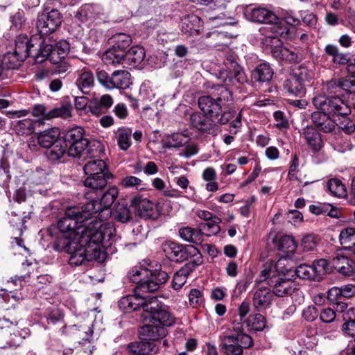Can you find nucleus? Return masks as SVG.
Listing matches in <instances>:
<instances>
[{
  "instance_id": "nucleus-14",
  "label": "nucleus",
  "mask_w": 355,
  "mask_h": 355,
  "mask_svg": "<svg viewBox=\"0 0 355 355\" xmlns=\"http://www.w3.org/2000/svg\"><path fill=\"white\" fill-rule=\"evenodd\" d=\"M40 49H35L37 51L33 56L35 61L37 63H42L46 60H49L53 63H58L63 58L60 57V52L55 46L46 44L44 41L39 45Z\"/></svg>"
},
{
  "instance_id": "nucleus-45",
  "label": "nucleus",
  "mask_w": 355,
  "mask_h": 355,
  "mask_svg": "<svg viewBox=\"0 0 355 355\" xmlns=\"http://www.w3.org/2000/svg\"><path fill=\"white\" fill-rule=\"evenodd\" d=\"M71 106L69 104H64L59 107H55L48 112L47 119H52L57 117H60L64 119H68L71 116Z\"/></svg>"
},
{
  "instance_id": "nucleus-48",
  "label": "nucleus",
  "mask_w": 355,
  "mask_h": 355,
  "mask_svg": "<svg viewBox=\"0 0 355 355\" xmlns=\"http://www.w3.org/2000/svg\"><path fill=\"white\" fill-rule=\"evenodd\" d=\"M222 222V220L218 216H214L213 219L207 221L205 223H202L200 225V229L202 230H206L209 232L207 236L211 234L216 235L220 231V227L219 224Z\"/></svg>"
},
{
  "instance_id": "nucleus-54",
  "label": "nucleus",
  "mask_w": 355,
  "mask_h": 355,
  "mask_svg": "<svg viewBox=\"0 0 355 355\" xmlns=\"http://www.w3.org/2000/svg\"><path fill=\"white\" fill-rule=\"evenodd\" d=\"M295 274L300 279L315 281V275L312 266L301 264L296 268Z\"/></svg>"
},
{
  "instance_id": "nucleus-7",
  "label": "nucleus",
  "mask_w": 355,
  "mask_h": 355,
  "mask_svg": "<svg viewBox=\"0 0 355 355\" xmlns=\"http://www.w3.org/2000/svg\"><path fill=\"white\" fill-rule=\"evenodd\" d=\"M220 347L225 355H241L243 349L253 345L252 338L246 334H225L220 336Z\"/></svg>"
},
{
  "instance_id": "nucleus-3",
  "label": "nucleus",
  "mask_w": 355,
  "mask_h": 355,
  "mask_svg": "<svg viewBox=\"0 0 355 355\" xmlns=\"http://www.w3.org/2000/svg\"><path fill=\"white\" fill-rule=\"evenodd\" d=\"M101 193V198L98 196L84 205L80 209L77 207H68L67 209H76L78 213L76 214L73 218L84 223L92 218L94 214L104 209H108L113 205L116 199L119 191L117 187L112 186L107 191Z\"/></svg>"
},
{
  "instance_id": "nucleus-44",
  "label": "nucleus",
  "mask_w": 355,
  "mask_h": 355,
  "mask_svg": "<svg viewBox=\"0 0 355 355\" xmlns=\"http://www.w3.org/2000/svg\"><path fill=\"white\" fill-rule=\"evenodd\" d=\"M340 92L338 79H331L322 84V92L320 94L327 96H339Z\"/></svg>"
},
{
  "instance_id": "nucleus-37",
  "label": "nucleus",
  "mask_w": 355,
  "mask_h": 355,
  "mask_svg": "<svg viewBox=\"0 0 355 355\" xmlns=\"http://www.w3.org/2000/svg\"><path fill=\"white\" fill-rule=\"evenodd\" d=\"M243 324L249 331H262L266 327V320L261 314L256 313L249 315L243 320Z\"/></svg>"
},
{
  "instance_id": "nucleus-59",
  "label": "nucleus",
  "mask_w": 355,
  "mask_h": 355,
  "mask_svg": "<svg viewBox=\"0 0 355 355\" xmlns=\"http://www.w3.org/2000/svg\"><path fill=\"white\" fill-rule=\"evenodd\" d=\"M236 113L234 110H230L228 112H223L221 114H218L217 116L214 118L216 125L218 124H226L229 121L232 119Z\"/></svg>"
},
{
  "instance_id": "nucleus-25",
  "label": "nucleus",
  "mask_w": 355,
  "mask_h": 355,
  "mask_svg": "<svg viewBox=\"0 0 355 355\" xmlns=\"http://www.w3.org/2000/svg\"><path fill=\"white\" fill-rule=\"evenodd\" d=\"M273 73V69L269 64L261 63L252 71L251 78L254 82L266 83L272 79Z\"/></svg>"
},
{
  "instance_id": "nucleus-35",
  "label": "nucleus",
  "mask_w": 355,
  "mask_h": 355,
  "mask_svg": "<svg viewBox=\"0 0 355 355\" xmlns=\"http://www.w3.org/2000/svg\"><path fill=\"white\" fill-rule=\"evenodd\" d=\"M24 61L21 57L16 54V53L9 52L3 55L1 62L6 70H9L10 76L12 77L15 69H18L22 62Z\"/></svg>"
},
{
  "instance_id": "nucleus-30",
  "label": "nucleus",
  "mask_w": 355,
  "mask_h": 355,
  "mask_svg": "<svg viewBox=\"0 0 355 355\" xmlns=\"http://www.w3.org/2000/svg\"><path fill=\"white\" fill-rule=\"evenodd\" d=\"M102 60L106 65L116 66L124 62V52L112 46L102 55Z\"/></svg>"
},
{
  "instance_id": "nucleus-21",
  "label": "nucleus",
  "mask_w": 355,
  "mask_h": 355,
  "mask_svg": "<svg viewBox=\"0 0 355 355\" xmlns=\"http://www.w3.org/2000/svg\"><path fill=\"white\" fill-rule=\"evenodd\" d=\"M35 39H36V37H32L29 39L26 35L18 36L15 40L14 52L25 60L29 55H31V52L34 48L33 42Z\"/></svg>"
},
{
  "instance_id": "nucleus-22",
  "label": "nucleus",
  "mask_w": 355,
  "mask_h": 355,
  "mask_svg": "<svg viewBox=\"0 0 355 355\" xmlns=\"http://www.w3.org/2000/svg\"><path fill=\"white\" fill-rule=\"evenodd\" d=\"M60 136V132L59 128H51L38 133L37 139L41 147L48 148L61 139Z\"/></svg>"
},
{
  "instance_id": "nucleus-40",
  "label": "nucleus",
  "mask_w": 355,
  "mask_h": 355,
  "mask_svg": "<svg viewBox=\"0 0 355 355\" xmlns=\"http://www.w3.org/2000/svg\"><path fill=\"white\" fill-rule=\"evenodd\" d=\"M311 266L315 275V281L316 282L321 281L323 276L329 272L331 270L330 264L325 259L315 260Z\"/></svg>"
},
{
  "instance_id": "nucleus-26",
  "label": "nucleus",
  "mask_w": 355,
  "mask_h": 355,
  "mask_svg": "<svg viewBox=\"0 0 355 355\" xmlns=\"http://www.w3.org/2000/svg\"><path fill=\"white\" fill-rule=\"evenodd\" d=\"M324 52L332 58V62L334 64L345 65L350 60L349 53L340 51L339 48L334 44H329L326 45Z\"/></svg>"
},
{
  "instance_id": "nucleus-29",
  "label": "nucleus",
  "mask_w": 355,
  "mask_h": 355,
  "mask_svg": "<svg viewBox=\"0 0 355 355\" xmlns=\"http://www.w3.org/2000/svg\"><path fill=\"white\" fill-rule=\"evenodd\" d=\"M179 233L180 237L187 242L200 245L203 241V233L201 229L184 227L180 229Z\"/></svg>"
},
{
  "instance_id": "nucleus-53",
  "label": "nucleus",
  "mask_w": 355,
  "mask_h": 355,
  "mask_svg": "<svg viewBox=\"0 0 355 355\" xmlns=\"http://www.w3.org/2000/svg\"><path fill=\"white\" fill-rule=\"evenodd\" d=\"M339 324L335 323H322L320 325V331L325 338H334L338 333Z\"/></svg>"
},
{
  "instance_id": "nucleus-9",
  "label": "nucleus",
  "mask_w": 355,
  "mask_h": 355,
  "mask_svg": "<svg viewBox=\"0 0 355 355\" xmlns=\"http://www.w3.org/2000/svg\"><path fill=\"white\" fill-rule=\"evenodd\" d=\"M85 135V131L80 126H75L65 132L63 141L68 148L69 156L79 157L86 150L89 141Z\"/></svg>"
},
{
  "instance_id": "nucleus-32",
  "label": "nucleus",
  "mask_w": 355,
  "mask_h": 355,
  "mask_svg": "<svg viewBox=\"0 0 355 355\" xmlns=\"http://www.w3.org/2000/svg\"><path fill=\"white\" fill-rule=\"evenodd\" d=\"M67 149L63 139H60L48 148L46 155L49 160L57 161L65 155Z\"/></svg>"
},
{
  "instance_id": "nucleus-51",
  "label": "nucleus",
  "mask_w": 355,
  "mask_h": 355,
  "mask_svg": "<svg viewBox=\"0 0 355 355\" xmlns=\"http://www.w3.org/2000/svg\"><path fill=\"white\" fill-rule=\"evenodd\" d=\"M96 78L98 83L108 89H114L113 73L110 76L105 70L96 71Z\"/></svg>"
},
{
  "instance_id": "nucleus-1",
  "label": "nucleus",
  "mask_w": 355,
  "mask_h": 355,
  "mask_svg": "<svg viewBox=\"0 0 355 355\" xmlns=\"http://www.w3.org/2000/svg\"><path fill=\"white\" fill-rule=\"evenodd\" d=\"M131 282L137 284L135 294L121 298L119 306L125 311L143 309L141 317L144 324L139 330L141 341L132 342L128 348L132 355H148L157 352V346L152 342L167 334L166 327L175 324V318L168 311L155 296L144 295V293L157 291L166 282L168 274L162 270H150L147 268H133L128 272Z\"/></svg>"
},
{
  "instance_id": "nucleus-63",
  "label": "nucleus",
  "mask_w": 355,
  "mask_h": 355,
  "mask_svg": "<svg viewBox=\"0 0 355 355\" xmlns=\"http://www.w3.org/2000/svg\"><path fill=\"white\" fill-rule=\"evenodd\" d=\"M343 297L342 290L338 287H332L329 290L327 293V298L331 302H335L336 301L340 300Z\"/></svg>"
},
{
  "instance_id": "nucleus-15",
  "label": "nucleus",
  "mask_w": 355,
  "mask_h": 355,
  "mask_svg": "<svg viewBox=\"0 0 355 355\" xmlns=\"http://www.w3.org/2000/svg\"><path fill=\"white\" fill-rule=\"evenodd\" d=\"M270 287H272L273 295L284 297L289 295L293 291V282L288 278H284L283 276H272L270 277L267 283Z\"/></svg>"
},
{
  "instance_id": "nucleus-38",
  "label": "nucleus",
  "mask_w": 355,
  "mask_h": 355,
  "mask_svg": "<svg viewBox=\"0 0 355 355\" xmlns=\"http://www.w3.org/2000/svg\"><path fill=\"white\" fill-rule=\"evenodd\" d=\"M339 241L345 249H354L355 247V228L347 227L343 229L339 235Z\"/></svg>"
},
{
  "instance_id": "nucleus-4",
  "label": "nucleus",
  "mask_w": 355,
  "mask_h": 355,
  "mask_svg": "<svg viewBox=\"0 0 355 355\" xmlns=\"http://www.w3.org/2000/svg\"><path fill=\"white\" fill-rule=\"evenodd\" d=\"M232 97L231 92L223 85L216 86L211 95L202 96L198 98L199 108L209 117H216L222 113L223 105Z\"/></svg>"
},
{
  "instance_id": "nucleus-13",
  "label": "nucleus",
  "mask_w": 355,
  "mask_h": 355,
  "mask_svg": "<svg viewBox=\"0 0 355 355\" xmlns=\"http://www.w3.org/2000/svg\"><path fill=\"white\" fill-rule=\"evenodd\" d=\"M112 177V173L87 176L84 180V185L88 189L85 193L86 198L92 199L91 196L92 193L97 196L98 193H102V191L107 184V180Z\"/></svg>"
},
{
  "instance_id": "nucleus-6",
  "label": "nucleus",
  "mask_w": 355,
  "mask_h": 355,
  "mask_svg": "<svg viewBox=\"0 0 355 355\" xmlns=\"http://www.w3.org/2000/svg\"><path fill=\"white\" fill-rule=\"evenodd\" d=\"M164 251L166 256L175 262H182L196 257V258L189 264H192L193 267H196L202 263V257L198 250L193 245H183L169 241L164 245Z\"/></svg>"
},
{
  "instance_id": "nucleus-36",
  "label": "nucleus",
  "mask_w": 355,
  "mask_h": 355,
  "mask_svg": "<svg viewBox=\"0 0 355 355\" xmlns=\"http://www.w3.org/2000/svg\"><path fill=\"white\" fill-rule=\"evenodd\" d=\"M112 214L115 220L122 223H128L132 218V214L128 204L124 202L116 203Z\"/></svg>"
},
{
  "instance_id": "nucleus-18",
  "label": "nucleus",
  "mask_w": 355,
  "mask_h": 355,
  "mask_svg": "<svg viewBox=\"0 0 355 355\" xmlns=\"http://www.w3.org/2000/svg\"><path fill=\"white\" fill-rule=\"evenodd\" d=\"M333 267L340 274L355 279V261L345 255L337 254L331 260Z\"/></svg>"
},
{
  "instance_id": "nucleus-33",
  "label": "nucleus",
  "mask_w": 355,
  "mask_h": 355,
  "mask_svg": "<svg viewBox=\"0 0 355 355\" xmlns=\"http://www.w3.org/2000/svg\"><path fill=\"white\" fill-rule=\"evenodd\" d=\"M189 138L187 135L180 132L168 135L163 141V146L166 148H180L189 142Z\"/></svg>"
},
{
  "instance_id": "nucleus-24",
  "label": "nucleus",
  "mask_w": 355,
  "mask_h": 355,
  "mask_svg": "<svg viewBox=\"0 0 355 355\" xmlns=\"http://www.w3.org/2000/svg\"><path fill=\"white\" fill-rule=\"evenodd\" d=\"M272 55L277 60L290 63L297 62L303 59V56L301 53H299L296 51L288 49L283 46L282 44L272 52Z\"/></svg>"
},
{
  "instance_id": "nucleus-2",
  "label": "nucleus",
  "mask_w": 355,
  "mask_h": 355,
  "mask_svg": "<svg viewBox=\"0 0 355 355\" xmlns=\"http://www.w3.org/2000/svg\"><path fill=\"white\" fill-rule=\"evenodd\" d=\"M76 209H66L65 216L58 222L60 233L53 249L70 254L69 263L78 266L85 261H102L105 254L101 249L103 240H110L113 228L101 221L93 220L85 225L73 218Z\"/></svg>"
},
{
  "instance_id": "nucleus-49",
  "label": "nucleus",
  "mask_w": 355,
  "mask_h": 355,
  "mask_svg": "<svg viewBox=\"0 0 355 355\" xmlns=\"http://www.w3.org/2000/svg\"><path fill=\"white\" fill-rule=\"evenodd\" d=\"M189 275V271L187 266L177 271L174 275L173 279V288L178 290L182 288V286L186 283L187 278Z\"/></svg>"
},
{
  "instance_id": "nucleus-12",
  "label": "nucleus",
  "mask_w": 355,
  "mask_h": 355,
  "mask_svg": "<svg viewBox=\"0 0 355 355\" xmlns=\"http://www.w3.org/2000/svg\"><path fill=\"white\" fill-rule=\"evenodd\" d=\"M131 206L141 218L155 219L158 216L156 205L146 198L137 196L131 200Z\"/></svg>"
},
{
  "instance_id": "nucleus-52",
  "label": "nucleus",
  "mask_w": 355,
  "mask_h": 355,
  "mask_svg": "<svg viewBox=\"0 0 355 355\" xmlns=\"http://www.w3.org/2000/svg\"><path fill=\"white\" fill-rule=\"evenodd\" d=\"M261 44L266 49L270 51L272 55V52L279 48L282 44L281 40L275 36L274 34H268L266 35L261 40Z\"/></svg>"
},
{
  "instance_id": "nucleus-5",
  "label": "nucleus",
  "mask_w": 355,
  "mask_h": 355,
  "mask_svg": "<svg viewBox=\"0 0 355 355\" xmlns=\"http://www.w3.org/2000/svg\"><path fill=\"white\" fill-rule=\"evenodd\" d=\"M312 103L317 110H322L333 117L347 116L351 112L350 107L339 96L315 94Z\"/></svg>"
},
{
  "instance_id": "nucleus-42",
  "label": "nucleus",
  "mask_w": 355,
  "mask_h": 355,
  "mask_svg": "<svg viewBox=\"0 0 355 355\" xmlns=\"http://www.w3.org/2000/svg\"><path fill=\"white\" fill-rule=\"evenodd\" d=\"M94 83L93 73L88 70H84L79 76L76 85L83 94L89 93L88 89L91 88Z\"/></svg>"
},
{
  "instance_id": "nucleus-64",
  "label": "nucleus",
  "mask_w": 355,
  "mask_h": 355,
  "mask_svg": "<svg viewBox=\"0 0 355 355\" xmlns=\"http://www.w3.org/2000/svg\"><path fill=\"white\" fill-rule=\"evenodd\" d=\"M113 112L115 115L121 119H125L128 115L127 107L124 103H118L116 105Z\"/></svg>"
},
{
  "instance_id": "nucleus-39",
  "label": "nucleus",
  "mask_w": 355,
  "mask_h": 355,
  "mask_svg": "<svg viewBox=\"0 0 355 355\" xmlns=\"http://www.w3.org/2000/svg\"><path fill=\"white\" fill-rule=\"evenodd\" d=\"M202 24L198 16L196 15H189L182 23V31L184 33L195 31L196 34H199L200 28L202 26Z\"/></svg>"
},
{
  "instance_id": "nucleus-8",
  "label": "nucleus",
  "mask_w": 355,
  "mask_h": 355,
  "mask_svg": "<svg viewBox=\"0 0 355 355\" xmlns=\"http://www.w3.org/2000/svg\"><path fill=\"white\" fill-rule=\"evenodd\" d=\"M311 78L312 72L306 67H300L284 80V88L293 96H302Z\"/></svg>"
},
{
  "instance_id": "nucleus-31",
  "label": "nucleus",
  "mask_w": 355,
  "mask_h": 355,
  "mask_svg": "<svg viewBox=\"0 0 355 355\" xmlns=\"http://www.w3.org/2000/svg\"><path fill=\"white\" fill-rule=\"evenodd\" d=\"M132 135L131 129L124 127L118 128L114 132L117 145L121 150L126 151L130 147Z\"/></svg>"
},
{
  "instance_id": "nucleus-55",
  "label": "nucleus",
  "mask_w": 355,
  "mask_h": 355,
  "mask_svg": "<svg viewBox=\"0 0 355 355\" xmlns=\"http://www.w3.org/2000/svg\"><path fill=\"white\" fill-rule=\"evenodd\" d=\"M228 72L230 76L234 78L239 83L243 84L247 81V76L243 68L239 64L234 65V67L230 68Z\"/></svg>"
},
{
  "instance_id": "nucleus-23",
  "label": "nucleus",
  "mask_w": 355,
  "mask_h": 355,
  "mask_svg": "<svg viewBox=\"0 0 355 355\" xmlns=\"http://www.w3.org/2000/svg\"><path fill=\"white\" fill-rule=\"evenodd\" d=\"M145 57L144 49L140 46H134L124 53V62L130 67L135 68L144 61Z\"/></svg>"
},
{
  "instance_id": "nucleus-16",
  "label": "nucleus",
  "mask_w": 355,
  "mask_h": 355,
  "mask_svg": "<svg viewBox=\"0 0 355 355\" xmlns=\"http://www.w3.org/2000/svg\"><path fill=\"white\" fill-rule=\"evenodd\" d=\"M311 121L317 129L324 133H329L334 130L336 122L334 117L324 113L322 110L313 112L311 116Z\"/></svg>"
},
{
  "instance_id": "nucleus-17",
  "label": "nucleus",
  "mask_w": 355,
  "mask_h": 355,
  "mask_svg": "<svg viewBox=\"0 0 355 355\" xmlns=\"http://www.w3.org/2000/svg\"><path fill=\"white\" fill-rule=\"evenodd\" d=\"M245 14L248 19L257 23L270 24L278 20L273 12L263 7L248 8Z\"/></svg>"
},
{
  "instance_id": "nucleus-61",
  "label": "nucleus",
  "mask_w": 355,
  "mask_h": 355,
  "mask_svg": "<svg viewBox=\"0 0 355 355\" xmlns=\"http://www.w3.org/2000/svg\"><path fill=\"white\" fill-rule=\"evenodd\" d=\"M274 119L276 121V126L279 129L287 128L288 122L285 117L284 113L280 110L275 111L273 114Z\"/></svg>"
},
{
  "instance_id": "nucleus-10",
  "label": "nucleus",
  "mask_w": 355,
  "mask_h": 355,
  "mask_svg": "<svg viewBox=\"0 0 355 355\" xmlns=\"http://www.w3.org/2000/svg\"><path fill=\"white\" fill-rule=\"evenodd\" d=\"M62 18L61 13L56 9L51 10L46 9L40 13L36 25L40 37L48 35L55 31L62 24Z\"/></svg>"
},
{
  "instance_id": "nucleus-41",
  "label": "nucleus",
  "mask_w": 355,
  "mask_h": 355,
  "mask_svg": "<svg viewBox=\"0 0 355 355\" xmlns=\"http://www.w3.org/2000/svg\"><path fill=\"white\" fill-rule=\"evenodd\" d=\"M13 129L19 135H30L34 132L35 121L31 119L19 120L13 125Z\"/></svg>"
},
{
  "instance_id": "nucleus-57",
  "label": "nucleus",
  "mask_w": 355,
  "mask_h": 355,
  "mask_svg": "<svg viewBox=\"0 0 355 355\" xmlns=\"http://www.w3.org/2000/svg\"><path fill=\"white\" fill-rule=\"evenodd\" d=\"M320 319L322 323H335L336 315V311L331 308L323 309L320 313Z\"/></svg>"
},
{
  "instance_id": "nucleus-47",
  "label": "nucleus",
  "mask_w": 355,
  "mask_h": 355,
  "mask_svg": "<svg viewBox=\"0 0 355 355\" xmlns=\"http://www.w3.org/2000/svg\"><path fill=\"white\" fill-rule=\"evenodd\" d=\"M327 187L329 192L337 197L345 196L346 189L342 182L336 178H333L327 182Z\"/></svg>"
},
{
  "instance_id": "nucleus-19",
  "label": "nucleus",
  "mask_w": 355,
  "mask_h": 355,
  "mask_svg": "<svg viewBox=\"0 0 355 355\" xmlns=\"http://www.w3.org/2000/svg\"><path fill=\"white\" fill-rule=\"evenodd\" d=\"M191 125L202 132L211 134L216 126L214 117H209L205 114L194 112L190 116Z\"/></svg>"
},
{
  "instance_id": "nucleus-50",
  "label": "nucleus",
  "mask_w": 355,
  "mask_h": 355,
  "mask_svg": "<svg viewBox=\"0 0 355 355\" xmlns=\"http://www.w3.org/2000/svg\"><path fill=\"white\" fill-rule=\"evenodd\" d=\"M64 314L63 313L58 309H53L49 313L48 316V324H56L58 323H61L62 324L60 331L62 334H64V329L67 326L64 324L63 322Z\"/></svg>"
},
{
  "instance_id": "nucleus-28",
  "label": "nucleus",
  "mask_w": 355,
  "mask_h": 355,
  "mask_svg": "<svg viewBox=\"0 0 355 355\" xmlns=\"http://www.w3.org/2000/svg\"><path fill=\"white\" fill-rule=\"evenodd\" d=\"M85 173L87 176L99 175L100 174H111L107 165L102 159L90 160L84 166Z\"/></svg>"
},
{
  "instance_id": "nucleus-58",
  "label": "nucleus",
  "mask_w": 355,
  "mask_h": 355,
  "mask_svg": "<svg viewBox=\"0 0 355 355\" xmlns=\"http://www.w3.org/2000/svg\"><path fill=\"white\" fill-rule=\"evenodd\" d=\"M189 300L193 307L198 306L203 300L202 293L198 289H191L189 294Z\"/></svg>"
},
{
  "instance_id": "nucleus-11",
  "label": "nucleus",
  "mask_w": 355,
  "mask_h": 355,
  "mask_svg": "<svg viewBox=\"0 0 355 355\" xmlns=\"http://www.w3.org/2000/svg\"><path fill=\"white\" fill-rule=\"evenodd\" d=\"M252 294V305L257 311H261L269 308L273 299V293L269 287L255 285Z\"/></svg>"
},
{
  "instance_id": "nucleus-27",
  "label": "nucleus",
  "mask_w": 355,
  "mask_h": 355,
  "mask_svg": "<svg viewBox=\"0 0 355 355\" xmlns=\"http://www.w3.org/2000/svg\"><path fill=\"white\" fill-rule=\"evenodd\" d=\"M277 249L286 254L287 256L293 254L297 248V244L291 236L284 235L274 239Z\"/></svg>"
},
{
  "instance_id": "nucleus-56",
  "label": "nucleus",
  "mask_w": 355,
  "mask_h": 355,
  "mask_svg": "<svg viewBox=\"0 0 355 355\" xmlns=\"http://www.w3.org/2000/svg\"><path fill=\"white\" fill-rule=\"evenodd\" d=\"M317 240L314 235L307 234L301 241V247L304 251L309 252L313 250L317 245Z\"/></svg>"
},
{
  "instance_id": "nucleus-62",
  "label": "nucleus",
  "mask_w": 355,
  "mask_h": 355,
  "mask_svg": "<svg viewBox=\"0 0 355 355\" xmlns=\"http://www.w3.org/2000/svg\"><path fill=\"white\" fill-rule=\"evenodd\" d=\"M48 112L44 105L37 104L33 107L31 113L35 117H40L43 120H48L46 118Z\"/></svg>"
},
{
  "instance_id": "nucleus-20",
  "label": "nucleus",
  "mask_w": 355,
  "mask_h": 355,
  "mask_svg": "<svg viewBox=\"0 0 355 355\" xmlns=\"http://www.w3.org/2000/svg\"><path fill=\"white\" fill-rule=\"evenodd\" d=\"M302 136L313 152H318L321 150L323 141L320 134L313 126H306L304 128Z\"/></svg>"
},
{
  "instance_id": "nucleus-46",
  "label": "nucleus",
  "mask_w": 355,
  "mask_h": 355,
  "mask_svg": "<svg viewBox=\"0 0 355 355\" xmlns=\"http://www.w3.org/2000/svg\"><path fill=\"white\" fill-rule=\"evenodd\" d=\"M114 43L112 46L121 50L125 53V50L130 45L132 39L129 35L119 33L113 35L112 37Z\"/></svg>"
},
{
  "instance_id": "nucleus-43",
  "label": "nucleus",
  "mask_w": 355,
  "mask_h": 355,
  "mask_svg": "<svg viewBox=\"0 0 355 355\" xmlns=\"http://www.w3.org/2000/svg\"><path fill=\"white\" fill-rule=\"evenodd\" d=\"M270 24H271V26L269 28L270 31L277 37L278 36L283 38L290 37V29L283 20H280L278 18L277 22L270 23Z\"/></svg>"
},
{
  "instance_id": "nucleus-60",
  "label": "nucleus",
  "mask_w": 355,
  "mask_h": 355,
  "mask_svg": "<svg viewBox=\"0 0 355 355\" xmlns=\"http://www.w3.org/2000/svg\"><path fill=\"white\" fill-rule=\"evenodd\" d=\"M318 315V309L314 306H309L304 309L302 316L308 322L314 321Z\"/></svg>"
},
{
  "instance_id": "nucleus-34",
  "label": "nucleus",
  "mask_w": 355,
  "mask_h": 355,
  "mask_svg": "<svg viewBox=\"0 0 355 355\" xmlns=\"http://www.w3.org/2000/svg\"><path fill=\"white\" fill-rule=\"evenodd\" d=\"M114 89H125L132 84L131 75L126 70H116L113 71Z\"/></svg>"
}]
</instances>
